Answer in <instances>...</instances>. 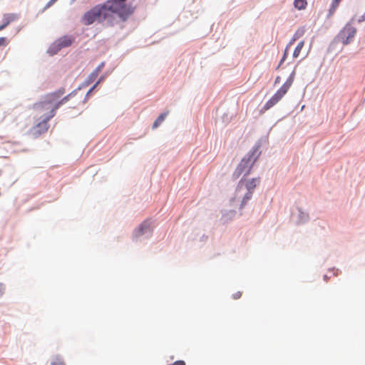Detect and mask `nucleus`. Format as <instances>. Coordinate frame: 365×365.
<instances>
[{"mask_svg":"<svg viewBox=\"0 0 365 365\" xmlns=\"http://www.w3.org/2000/svg\"><path fill=\"white\" fill-rule=\"evenodd\" d=\"M339 3L340 2L336 1V0H333L332 1L331 4L330 6V9L329 10V16H332L334 14V13L336 10Z\"/></svg>","mask_w":365,"mask_h":365,"instance_id":"17","label":"nucleus"},{"mask_svg":"<svg viewBox=\"0 0 365 365\" xmlns=\"http://www.w3.org/2000/svg\"><path fill=\"white\" fill-rule=\"evenodd\" d=\"M8 43V41L5 37L0 38V46H6Z\"/></svg>","mask_w":365,"mask_h":365,"instance_id":"20","label":"nucleus"},{"mask_svg":"<svg viewBox=\"0 0 365 365\" xmlns=\"http://www.w3.org/2000/svg\"><path fill=\"white\" fill-rule=\"evenodd\" d=\"M256 151L254 150L244 157L236 168L233 176L235 179L241 175H247L250 173L251 169L256 161Z\"/></svg>","mask_w":365,"mask_h":365,"instance_id":"6","label":"nucleus"},{"mask_svg":"<svg viewBox=\"0 0 365 365\" xmlns=\"http://www.w3.org/2000/svg\"><path fill=\"white\" fill-rule=\"evenodd\" d=\"M307 0H294V6L296 9L299 10L304 9L307 7Z\"/></svg>","mask_w":365,"mask_h":365,"instance_id":"14","label":"nucleus"},{"mask_svg":"<svg viewBox=\"0 0 365 365\" xmlns=\"http://www.w3.org/2000/svg\"><path fill=\"white\" fill-rule=\"evenodd\" d=\"M108 16L115 14L122 21H126L134 12L135 7L125 2L109 0L106 1Z\"/></svg>","mask_w":365,"mask_h":365,"instance_id":"1","label":"nucleus"},{"mask_svg":"<svg viewBox=\"0 0 365 365\" xmlns=\"http://www.w3.org/2000/svg\"><path fill=\"white\" fill-rule=\"evenodd\" d=\"M287 47L285 49V51H284V56H283V58H282L281 60V63L284 61V59L286 58V56H287Z\"/></svg>","mask_w":365,"mask_h":365,"instance_id":"24","label":"nucleus"},{"mask_svg":"<svg viewBox=\"0 0 365 365\" xmlns=\"http://www.w3.org/2000/svg\"><path fill=\"white\" fill-rule=\"evenodd\" d=\"M3 293V287L2 284H0V295Z\"/></svg>","mask_w":365,"mask_h":365,"instance_id":"28","label":"nucleus"},{"mask_svg":"<svg viewBox=\"0 0 365 365\" xmlns=\"http://www.w3.org/2000/svg\"><path fill=\"white\" fill-rule=\"evenodd\" d=\"M18 19L17 15L14 14H7L4 15L3 24L0 25V31L4 29L10 23L16 21Z\"/></svg>","mask_w":365,"mask_h":365,"instance_id":"11","label":"nucleus"},{"mask_svg":"<svg viewBox=\"0 0 365 365\" xmlns=\"http://www.w3.org/2000/svg\"><path fill=\"white\" fill-rule=\"evenodd\" d=\"M259 182V178L248 179L244 176L240 180L237 187V193L240 192V190H242L244 187L246 188L247 190V192L245 194V196L242 199L241 207L245 206L247 201L251 199L254 190L257 187Z\"/></svg>","mask_w":365,"mask_h":365,"instance_id":"4","label":"nucleus"},{"mask_svg":"<svg viewBox=\"0 0 365 365\" xmlns=\"http://www.w3.org/2000/svg\"><path fill=\"white\" fill-rule=\"evenodd\" d=\"M280 81V77L277 76L274 81V83H278Z\"/></svg>","mask_w":365,"mask_h":365,"instance_id":"27","label":"nucleus"},{"mask_svg":"<svg viewBox=\"0 0 365 365\" xmlns=\"http://www.w3.org/2000/svg\"><path fill=\"white\" fill-rule=\"evenodd\" d=\"M97 76H95V75H93V72L90 75V79L91 80H94Z\"/></svg>","mask_w":365,"mask_h":365,"instance_id":"26","label":"nucleus"},{"mask_svg":"<svg viewBox=\"0 0 365 365\" xmlns=\"http://www.w3.org/2000/svg\"><path fill=\"white\" fill-rule=\"evenodd\" d=\"M356 33V28L350 24H346L338 34V41L344 45L349 43Z\"/></svg>","mask_w":365,"mask_h":365,"instance_id":"8","label":"nucleus"},{"mask_svg":"<svg viewBox=\"0 0 365 365\" xmlns=\"http://www.w3.org/2000/svg\"><path fill=\"white\" fill-rule=\"evenodd\" d=\"M104 66V63H101L96 68V70L93 71V75H95V76H98V75L99 74V73L101 71L102 68H103Z\"/></svg>","mask_w":365,"mask_h":365,"instance_id":"18","label":"nucleus"},{"mask_svg":"<svg viewBox=\"0 0 365 365\" xmlns=\"http://www.w3.org/2000/svg\"><path fill=\"white\" fill-rule=\"evenodd\" d=\"M34 110L36 116L39 118H46L51 120L55 115L56 109H53L52 105H49L44 101L36 103L34 105Z\"/></svg>","mask_w":365,"mask_h":365,"instance_id":"7","label":"nucleus"},{"mask_svg":"<svg viewBox=\"0 0 365 365\" xmlns=\"http://www.w3.org/2000/svg\"><path fill=\"white\" fill-rule=\"evenodd\" d=\"M41 121L38 123L32 129V133L34 136L38 137L42 133H46L48 129V121L46 118H41Z\"/></svg>","mask_w":365,"mask_h":365,"instance_id":"9","label":"nucleus"},{"mask_svg":"<svg viewBox=\"0 0 365 365\" xmlns=\"http://www.w3.org/2000/svg\"><path fill=\"white\" fill-rule=\"evenodd\" d=\"M295 77V71H293L287 78L283 85L277 91L272 98L267 101L264 106V109L267 110L279 102L282 98L287 94L289 88L293 84Z\"/></svg>","mask_w":365,"mask_h":365,"instance_id":"3","label":"nucleus"},{"mask_svg":"<svg viewBox=\"0 0 365 365\" xmlns=\"http://www.w3.org/2000/svg\"><path fill=\"white\" fill-rule=\"evenodd\" d=\"M242 297V292H237L233 294V299H238Z\"/></svg>","mask_w":365,"mask_h":365,"instance_id":"21","label":"nucleus"},{"mask_svg":"<svg viewBox=\"0 0 365 365\" xmlns=\"http://www.w3.org/2000/svg\"><path fill=\"white\" fill-rule=\"evenodd\" d=\"M73 38L70 36H63L55 41L53 44V47L56 48V51L61 49L62 48H65L69 46L73 43Z\"/></svg>","mask_w":365,"mask_h":365,"instance_id":"10","label":"nucleus"},{"mask_svg":"<svg viewBox=\"0 0 365 365\" xmlns=\"http://www.w3.org/2000/svg\"><path fill=\"white\" fill-rule=\"evenodd\" d=\"M65 93L64 88H60L56 91L48 93L44 96L43 101L49 105H52L53 109H58V108L67 103L73 96L74 93H71L66 96L61 98Z\"/></svg>","mask_w":365,"mask_h":365,"instance_id":"5","label":"nucleus"},{"mask_svg":"<svg viewBox=\"0 0 365 365\" xmlns=\"http://www.w3.org/2000/svg\"><path fill=\"white\" fill-rule=\"evenodd\" d=\"M57 0H50L46 5V8L51 6L53 4H54Z\"/></svg>","mask_w":365,"mask_h":365,"instance_id":"22","label":"nucleus"},{"mask_svg":"<svg viewBox=\"0 0 365 365\" xmlns=\"http://www.w3.org/2000/svg\"><path fill=\"white\" fill-rule=\"evenodd\" d=\"M100 81H98L88 91V93H91L96 87V86L99 83Z\"/></svg>","mask_w":365,"mask_h":365,"instance_id":"25","label":"nucleus"},{"mask_svg":"<svg viewBox=\"0 0 365 365\" xmlns=\"http://www.w3.org/2000/svg\"><path fill=\"white\" fill-rule=\"evenodd\" d=\"M357 21L358 22H362L365 21V14L362 15Z\"/></svg>","mask_w":365,"mask_h":365,"instance_id":"23","label":"nucleus"},{"mask_svg":"<svg viewBox=\"0 0 365 365\" xmlns=\"http://www.w3.org/2000/svg\"><path fill=\"white\" fill-rule=\"evenodd\" d=\"M150 228L148 222H143L139 227L135 231L134 236L136 237H138L143 234L146 233L147 232H150Z\"/></svg>","mask_w":365,"mask_h":365,"instance_id":"12","label":"nucleus"},{"mask_svg":"<svg viewBox=\"0 0 365 365\" xmlns=\"http://www.w3.org/2000/svg\"><path fill=\"white\" fill-rule=\"evenodd\" d=\"M106 2L103 4L96 5L85 13L82 22L85 25H91L95 21L103 22L108 17Z\"/></svg>","mask_w":365,"mask_h":365,"instance_id":"2","label":"nucleus"},{"mask_svg":"<svg viewBox=\"0 0 365 365\" xmlns=\"http://www.w3.org/2000/svg\"><path fill=\"white\" fill-rule=\"evenodd\" d=\"M51 365H65L64 362L59 357H56L53 361H52Z\"/></svg>","mask_w":365,"mask_h":365,"instance_id":"19","label":"nucleus"},{"mask_svg":"<svg viewBox=\"0 0 365 365\" xmlns=\"http://www.w3.org/2000/svg\"><path fill=\"white\" fill-rule=\"evenodd\" d=\"M168 114V111L160 114L158 116V118L156 119V120L154 122V123L153 125V128L155 129V128H158L164 121V120L167 117Z\"/></svg>","mask_w":365,"mask_h":365,"instance_id":"13","label":"nucleus"},{"mask_svg":"<svg viewBox=\"0 0 365 365\" xmlns=\"http://www.w3.org/2000/svg\"><path fill=\"white\" fill-rule=\"evenodd\" d=\"M304 41H300L297 44V47L295 48L294 53H293L294 58H297L299 56L301 51H302V48L304 47Z\"/></svg>","mask_w":365,"mask_h":365,"instance_id":"15","label":"nucleus"},{"mask_svg":"<svg viewBox=\"0 0 365 365\" xmlns=\"http://www.w3.org/2000/svg\"><path fill=\"white\" fill-rule=\"evenodd\" d=\"M304 33H305L304 28L302 27V28H299V29H297V31L295 32V34H294V36H293L292 40L290 42V43H292L293 41H294L297 38L303 36Z\"/></svg>","mask_w":365,"mask_h":365,"instance_id":"16","label":"nucleus"}]
</instances>
